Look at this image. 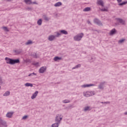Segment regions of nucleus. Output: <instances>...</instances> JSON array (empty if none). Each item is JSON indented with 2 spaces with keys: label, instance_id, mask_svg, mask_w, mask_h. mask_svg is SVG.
I'll return each mask as SVG.
<instances>
[{
  "label": "nucleus",
  "instance_id": "f257e3e1",
  "mask_svg": "<svg viewBox=\"0 0 127 127\" xmlns=\"http://www.w3.org/2000/svg\"><path fill=\"white\" fill-rule=\"evenodd\" d=\"M5 60L6 61V63H7V64H10V65H14V64H18L20 63V61H19V59L14 60L6 57Z\"/></svg>",
  "mask_w": 127,
  "mask_h": 127
},
{
  "label": "nucleus",
  "instance_id": "f03ea898",
  "mask_svg": "<svg viewBox=\"0 0 127 127\" xmlns=\"http://www.w3.org/2000/svg\"><path fill=\"white\" fill-rule=\"evenodd\" d=\"M62 34H65L66 35L68 34V32L58 33L55 36L51 35V36H49L48 39L50 41H53V40H54V39H55V38L59 37Z\"/></svg>",
  "mask_w": 127,
  "mask_h": 127
},
{
  "label": "nucleus",
  "instance_id": "7ed1b4c3",
  "mask_svg": "<svg viewBox=\"0 0 127 127\" xmlns=\"http://www.w3.org/2000/svg\"><path fill=\"white\" fill-rule=\"evenodd\" d=\"M83 36H84V33H80L75 35V36H74L73 39L74 41H81Z\"/></svg>",
  "mask_w": 127,
  "mask_h": 127
},
{
  "label": "nucleus",
  "instance_id": "20e7f679",
  "mask_svg": "<svg viewBox=\"0 0 127 127\" xmlns=\"http://www.w3.org/2000/svg\"><path fill=\"white\" fill-rule=\"evenodd\" d=\"M63 119V116L61 114H58L56 115V117L55 119V122L56 123H59V124H61V121Z\"/></svg>",
  "mask_w": 127,
  "mask_h": 127
},
{
  "label": "nucleus",
  "instance_id": "39448f33",
  "mask_svg": "<svg viewBox=\"0 0 127 127\" xmlns=\"http://www.w3.org/2000/svg\"><path fill=\"white\" fill-rule=\"evenodd\" d=\"M0 125L2 126L3 127H7V124H6V122L5 121L2 120L1 119H0Z\"/></svg>",
  "mask_w": 127,
  "mask_h": 127
},
{
  "label": "nucleus",
  "instance_id": "423d86ee",
  "mask_svg": "<svg viewBox=\"0 0 127 127\" xmlns=\"http://www.w3.org/2000/svg\"><path fill=\"white\" fill-rule=\"evenodd\" d=\"M95 86V84H83L81 86V88H89L90 87H93Z\"/></svg>",
  "mask_w": 127,
  "mask_h": 127
},
{
  "label": "nucleus",
  "instance_id": "0eeeda50",
  "mask_svg": "<svg viewBox=\"0 0 127 127\" xmlns=\"http://www.w3.org/2000/svg\"><path fill=\"white\" fill-rule=\"evenodd\" d=\"M105 83V82H101L100 84L98 85V89H100V90H104V86Z\"/></svg>",
  "mask_w": 127,
  "mask_h": 127
},
{
  "label": "nucleus",
  "instance_id": "6e6552de",
  "mask_svg": "<svg viewBox=\"0 0 127 127\" xmlns=\"http://www.w3.org/2000/svg\"><path fill=\"white\" fill-rule=\"evenodd\" d=\"M46 71V66H43L41 67L39 70V73H43Z\"/></svg>",
  "mask_w": 127,
  "mask_h": 127
},
{
  "label": "nucleus",
  "instance_id": "1a4fd4ad",
  "mask_svg": "<svg viewBox=\"0 0 127 127\" xmlns=\"http://www.w3.org/2000/svg\"><path fill=\"white\" fill-rule=\"evenodd\" d=\"M12 115H13V112H8L6 115V117L10 119L12 117Z\"/></svg>",
  "mask_w": 127,
  "mask_h": 127
},
{
  "label": "nucleus",
  "instance_id": "9d476101",
  "mask_svg": "<svg viewBox=\"0 0 127 127\" xmlns=\"http://www.w3.org/2000/svg\"><path fill=\"white\" fill-rule=\"evenodd\" d=\"M83 96L86 97L87 98L90 97V91H87L83 92Z\"/></svg>",
  "mask_w": 127,
  "mask_h": 127
},
{
  "label": "nucleus",
  "instance_id": "9b49d317",
  "mask_svg": "<svg viewBox=\"0 0 127 127\" xmlns=\"http://www.w3.org/2000/svg\"><path fill=\"white\" fill-rule=\"evenodd\" d=\"M37 94H38V91H35V92L32 95L31 99H32V100H33V99H35V98H36V96H37Z\"/></svg>",
  "mask_w": 127,
  "mask_h": 127
},
{
  "label": "nucleus",
  "instance_id": "f8f14e48",
  "mask_svg": "<svg viewBox=\"0 0 127 127\" xmlns=\"http://www.w3.org/2000/svg\"><path fill=\"white\" fill-rule=\"evenodd\" d=\"M14 52H15V53H16V55L20 54V53H21V52H22V50L21 49L15 50H14Z\"/></svg>",
  "mask_w": 127,
  "mask_h": 127
},
{
  "label": "nucleus",
  "instance_id": "ddd939ff",
  "mask_svg": "<svg viewBox=\"0 0 127 127\" xmlns=\"http://www.w3.org/2000/svg\"><path fill=\"white\" fill-rule=\"evenodd\" d=\"M24 1L26 4H32V1L31 0H24Z\"/></svg>",
  "mask_w": 127,
  "mask_h": 127
},
{
  "label": "nucleus",
  "instance_id": "4468645a",
  "mask_svg": "<svg viewBox=\"0 0 127 127\" xmlns=\"http://www.w3.org/2000/svg\"><path fill=\"white\" fill-rule=\"evenodd\" d=\"M97 3L98 4L101 5V6H104V2L102 0H98Z\"/></svg>",
  "mask_w": 127,
  "mask_h": 127
},
{
  "label": "nucleus",
  "instance_id": "2eb2a0df",
  "mask_svg": "<svg viewBox=\"0 0 127 127\" xmlns=\"http://www.w3.org/2000/svg\"><path fill=\"white\" fill-rule=\"evenodd\" d=\"M25 44V45H31V44H33V42L29 40L27 42H26Z\"/></svg>",
  "mask_w": 127,
  "mask_h": 127
},
{
  "label": "nucleus",
  "instance_id": "dca6fc26",
  "mask_svg": "<svg viewBox=\"0 0 127 127\" xmlns=\"http://www.w3.org/2000/svg\"><path fill=\"white\" fill-rule=\"evenodd\" d=\"M59 125H60V123L56 122L52 125V127H59Z\"/></svg>",
  "mask_w": 127,
  "mask_h": 127
},
{
  "label": "nucleus",
  "instance_id": "f3484780",
  "mask_svg": "<svg viewBox=\"0 0 127 127\" xmlns=\"http://www.w3.org/2000/svg\"><path fill=\"white\" fill-rule=\"evenodd\" d=\"M62 60V58L59 57H55L54 58V60L55 62H57L58 61V60Z\"/></svg>",
  "mask_w": 127,
  "mask_h": 127
},
{
  "label": "nucleus",
  "instance_id": "a211bd4d",
  "mask_svg": "<svg viewBox=\"0 0 127 127\" xmlns=\"http://www.w3.org/2000/svg\"><path fill=\"white\" fill-rule=\"evenodd\" d=\"M94 22L95 23L98 24V25H101L102 24V23H101V22H100V21H99L98 19H95Z\"/></svg>",
  "mask_w": 127,
  "mask_h": 127
},
{
  "label": "nucleus",
  "instance_id": "6ab92c4d",
  "mask_svg": "<svg viewBox=\"0 0 127 127\" xmlns=\"http://www.w3.org/2000/svg\"><path fill=\"white\" fill-rule=\"evenodd\" d=\"M9 95H10V92L7 91L3 94V97H7V96H9Z\"/></svg>",
  "mask_w": 127,
  "mask_h": 127
},
{
  "label": "nucleus",
  "instance_id": "aec40b11",
  "mask_svg": "<svg viewBox=\"0 0 127 127\" xmlns=\"http://www.w3.org/2000/svg\"><path fill=\"white\" fill-rule=\"evenodd\" d=\"M26 87H33L32 83H26L25 84Z\"/></svg>",
  "mask_w": 127,
  "mask_h": 127
},
{
  "label": "nucleus",
  "instance_id": "412c9836",
  "mask_svg": "<svg viewBox=\"0 0 127 127\" xmlns=\"http://www.w3.org/2000/svg\"><path fill=\"white\" fill-rule=\"evenodd\" d=\"M117 21L118 22H120V23H122V24H125V21L121 19H117Z\"/></svg>",
  "mask_w": 127,
  "mask_h": 127
},
{
  "label": "nucleus",
  "instance_id": "4be33fe9",
  "mask_svg": "<svg viewBox=\"0 0 127 127\" xmlns=\"http://www.w3.org/2000/svg\"><path fill=\"white\" fill-rule=\"evenodd\" d=\"M60 5H62V3L61 2H58L55 4V6H60Z\"/></svg>",
  "mask_w": 127,
  "mask_h": 127
},
{
  "label": "nucleus",
  "instance_id": "5701e85b",
  "mask_svg": "<svg viewBox=\"0 0 127 127\" xmlns=\"http://www.w3.org/2000/svg\"><path fill=\"white\" fill-rule=\"evenodd\" d=\"M80 67H81V64H78L75 65L74 67H72V69H77L78 68H80Z\"/></svg>",
  "mask_w": 127,
  "mask_h": 127
},
{
  "label": "nucleus",
  "instance_id": "b1692460",
  "mask_svg": "<svg viewBox=\"0 0 127 127\" xmlns=\"http://www.w3.org/2000/svg\"><path fill=\"white\" fill-rule=\"evenodd\" d=\"M95 94H96V93H95V91H89V95H90V97L91 96H94V95H95Z\"/></svg>",
  "mask_w": 127,
  "mask_h": 127
},
{
  "label": "nucleus",
  "instance_id": "393cba45",
  "mask_svg": "<svg viewBox=\"0 0 127 127\" xmlns=\"http://www.w3.org/2000/svg\"><path fill=\"white\" fill-rule=\"evenodd\" d=\"M90 107L87 106L84 108V112H87V111H90Z\"/></svg>",
  "mask_w": 127,
  "mask_h": 127
},
{
  "label": "nucleus",
  "instance_id": "a878e982",
  "mask_svg": "<svg viewBox=\"0 0 127 127\" xmlns=\"http://www.w3.org/2000/svg\"><path fill=\"white\" fill-rule=\"evenodd\" d=\"M90 10H91V8H90V7H86V8L83 10L84 11H90Z\"/></svg>",
  "mask_w": 127,
  "mask_h": 127
},
{
  "label": "nucleus",
  "instance_id": "bb28decb",
  "mask_svg": "<svg viewBox=\"0 0 127 127\" xmlns=\"http://www.w3.org/2000/svg\"><path fill=\"white\" fill-rule=\"evenodd\" d=\"M42 23V20L41 19H40L38 21H37V24L38 25H41Z\"/></svg>",
  "mask_w": 127,
  "mask_h": 127
},
{
  "label": "nucleus",
  "instance_id": "cd10ccee",
  "mask_svg": "<svg viewBox=\"0 0 127 127\" xmlns=\"http://www.w3.org/2000/svg\"><path fill=\"white\" fill-rule=\"evenodd\" d=\"M64 104H67V103H70V100H64L63 101Z\"/></svg>",
  "mask_w": 127,
  "mask_h": 127
},
{
  "label": "nucleus",
  "instance_id": "c85d7f7f",
  "mask_svg": "<svg viewBox=\"0 0 127 127\" xmlns=\"http://www.w3.org/2000/svg\"><path fill=\"white\" fill-rule=\"evenodd\" d=\"M32 76H36V73L33 72L28 75L29 77H32Z\"/></svg>",
  "mask_w": 127,
  "mask_h": 127
},
{
  "label": "nucleus",
  "instance_id": "c756f323",
  "mask_svg": "<svg viewBox=\"0 0 127 127\" xmlns=\"http://www.w3.org/2000/svg\"><path fill=\"white\" fill-rule=\"evenodd\" d=\"M125 40H126L124 39H122V40H119V41H118V43H119V44H122V43H123L125 41Z\"/></svg>",
  "mask_w": 127,
  "mask_h": 127
},
{
  "label": "nucleus",
  "instance_id": "7c9ffc66",
  "mask_svg": "<svg viewBox=\"0 0 127 127\" xmlns=\"http://www.w3.org/2000/svg\"><path fill=\"white\" fill-rule=\"evenodd\" d=\"M116 34V32H110L108 33V35H110V36H113V35H115Z\"/></svg>",
  "mask_w": 127,
  "mask_h": 127
},
{
  "label": "nucleus",
  "instance_id": "2f4dec72",
  "mask_svg": "<svg viewBox=\"0 0 127 127\" xmlns=\"http://www.w3.org/2000/svg\"><path fill=\"white\" fill-rule=\"evenodd\" d=\"M126 3H127V1L120 3L119 4V5H125V4H126Z\"/></svg>",
  "mask_w": 127,
  "mask_h": 127
},
{
  "label": "nucleus",
  "instance_id": "473e14b6",
  "mask_svg": "<svg viewBox=\"0 0 127 127\" xmlns=\"http://www.w3.org/2000/svg\"><path fill=\"white\" fill-rule=\"evenodd\" d=\"M32 56L34 58H38V56H37V55L36 54H33L32 55Z\"/></svg>",
  "mask_w": 127,
  "mask_h": 127
},
{
  "label": "nucleus",
  "instance_id": "72a5a7b5",
  "mask_svg": "<svg viewBox=\"0 0 127 127\" xmlns=\"http://www.w3.org/2000/svg\"><path fill=\"white\" fill-rule=\"evenodd\" d=\"M102 11H108V8H104L103 9H101Z\"/></svg>",
  "mask_w": 127,
  "mask_h": 127
},
{
  "label": "nucleus",
  "instance_id": "f704fd0d",
  "mask_svg": "<svg viewBox=\"0 0 127 127\" xmlns=\"http://www.w3.org/2000/svg\"><path fill=\"white\" fill-rule=\"evenodd\" d=\"M3 29L4 30V31H8V29L6 27H3Z\"/></svg>",
  "mask_w": 127,
  "mask_h": 127
},
{
  "label": "nucleus",
  "instance_id": "c9c22d12",
  "mask_svg": "<svg viewBox=\"0 0 127 127\" xmlns=\"http://www.w3.org/2000/svg\"><path fill=\"white\" fill-rule=\"evenodd\" d=\"M33 64L34 66H38V65H39V63L38 62L34 63Z\"/></svg>",
  "mask_w": 127,
  "mask_h": 127
},
{
  "label": "nucleus",
  "instance_id": "e433bc0d",
  "mask_svg": "<svg viewBox=\"0 0 127 127\" xmlns=\"http://www.w3.org/2000/svg\"><path fill=\"white\" fill-rule=\"evenodd\" d=\"M28 116H24V117H22V120H26V119H27Z\"/></svg>",
  "mask_w": 127,
  "mask_h": 127
},
{
  "label": "nucleus",
  "instance_id": "4c0bfd02",
  "mask_svg": "<svg viewBox=\"0 0 127 127\" xmlns=\"http://www.w3.org/2000/svg\"><path fill=\"white\" fill-rule=\"evenodd\" d=\"M116 29H113L111 31V32H116Z\"/></svg>",
  "mask_w": 127,
  "mask_h": 127
},
{
  "label": "nucleus",
  "instance_id": "58836bf2",
  "mask_svg": "<svg viewBox=\"0 0 127 127\" xmlns=\"http://www.w3.org/2000/svg\"><path fill=\"white\" fill-rule=\"evenodd\" d=\"M1 84H2V80L1 78H0V85H1Z\"/></svg>",
  "mask_w": 127,
  "mask_h": 127
},
{
  "label": "nucleus",
  "instance_id": "ea45409f",
  "mask_svg": "<svg viewBox=\"0 0 127 127\" xmlns=\"http://www.w3.org/2000/svg\"><path fill=\"white\" fill-rule=\"evenodd\" d=\"M94 60H95V59L91 58V60H90L89 61L90 62H93V61H94Z\"/></svg>",
  "mask_w": 127,
  "mask_h": 127
},
{
  "label": "nucleus",
  "instance_id": "a19ab883",
  "mask_svg": "<svg viewBox=\"0 0 127 127\" xmlns=\"http://www.w3.org/2000/svg\"><path fill=\"white\" fill-rule=\"evenodd\" d=\"M110 102L107 101V102H104V104H110Z\"/></svg>",
  "mask_w": 127,
  "mask_h": 127
},
{
  "label": "nucleus",
  "instance_id": "79ce46f5",
  "mask_svg": "<svg viewBox=\"0 0 127 127\" xmlns=\"http://www.w3.org/2000/svg\"><path fill=\"white\" fill-rule=\"evenodd\" d=\"M32 3H33V4H37V2H36V1L33 2Z\"/></svg>",
  "mask_w": 127,
  "mask_h": 127
},
{
  "label": "nucleus",
  "instance_id": "37998d69",
  "mask_svg": "<svg viewBox=\"0 0 127 127\" xmlns=\"http://www.w3.org/2000/svg\"><path fill=\"white\" fill-rule=\"evenodd\" d=\"M118 2H122V0H117Z\"/></svg>",
  "mask_w": 127,
  "mask_h": 127
},
{
  "label": "nucleus",
  "instance_id": "c03bdc74",
  "mask_svg": "<svg viewBox=\"0 0 127 127\" xmlns=\"http://www.w3.org/2000/svg\"><path fill=\"white\" fill-rule=\"evenodd\" d=\"M61 32H66L65 30H61Z\"/></svg>",
  "mask_w": 127,
  "mask_h": 127
},
{
  "label": "nucleus",
  "instance_id": "a18cd8bd",
  "mask_svg": "<svg viewBox=\"0 0 127 127\" xmlns=\"http://www.w3.org/2000/svg\"><path fill=\"white\" fill-rule=\"evenodd\" d=\"M124 115H125L126 116H127V111L124 113Z\"/></svg>",
  "mask_w": 127,
  "mask_h": 127
},
{
  "label": "nucleus",
  "instance_id": "49530a36",
  "mask_svg": "<svg viewBox=\"0 0 127 127\" xmlns=\"http://www.w3.org/2000/svg\"><path fill=\"white\" fill-rule=\"evenodd\" d=\"M6 0V1H11V0Z\"/></svg>",
  "mask_w": 127,
  "mask_h": 127
},
{
  "label": "nucleus",
  "instance_id": "de8ad7c7",
  "mask_svg": "<svg viewBox=\"0 0 127 127\" xmlns=\"http://www.w3.org/2000/svg\"><path fill=\"white\" fill-rule=\"evenodd\" d=\"M101 103V104H104V102H100Z\"/></svg>",
  "mask_w": 127,
  "mask_h": 127
},
{
  "label": "nucleus",
  "instance_id": "09e8293b",
  "mask_svg": "<svg viewBox=\"0 0 127 127\" xmlns=\"http://www.w3.org/2000/svg\"><path fill=\"white\" fill-rule=\"evenodd\" d=\"M1 87L0 86V89Z\"/></svg>",
  "mask_w": 127,
  "mask_h": 127
}]
</instances>
